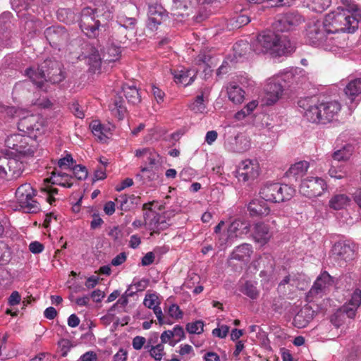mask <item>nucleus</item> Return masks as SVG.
I'll return each mask as SVG.
<instances>
[{
    "instance_id": "obj_1",
    "label": "nucleus",
    "mask_w": 361,
    "mask_h": 361,
    "mask_svg": "<svg viewBox=\"0 0 361 361\" xmlns=\"http://www.w3.org/2000/svg\"><path fill=\"white\" fill-rule=\"evenodd\" d=\"M342 6L327 14L323 20H312L306 27V42L315 47L335 54L347 47L345 35L353 33L361 23V8L353 0H341Z\"/></svg>"
},
{
    "instance_id": "obj_2",
    "label": "nucleus",
    "mask_w": 361,
    "mask_h": 361,
    "mask_svg": "<svg viewBox=\"0 0 361 361\" xmlns=\"http://www.w3.org/2000/svg\"><path fill=\"white\" fill-rule=\"evenodd\" d=\"M94 8L84 7L80 12L79 26L88 37H95L99 35L102 20L109 21L113 18L115 11L112 0H94Z\"/></svg>"
},
{
    "instance_id": "obj_3",
    "label": "nucleus",
    "mask_w": 361,
    "mask_h": 361,
    "mask_svg": "<svg viewBox=\"0 0 361 361\" xmlns=\"http://www.w3.org/2000/svg\"><path fill=\"white\" fill-rule=\"evenodd\" d=\"M298 104L304 118L313 123H331L337 120L341 109V105L338 101L321 102L316 97L300 99Z\"/></svg>"
},
{
    "instance_id": "obj_4",
    "label": "nucleus",
    "mask_w": 361,
    "mask_h": 361,
    "mask_svg": "<svg viewBox=\"0 0 361 361\" xmlns=\"http://www.w3.org/2000/svg\"><path fill=\"white\" fill-rule=\"evenodd\" d=\"M61 63L56 60L47 59L41 64L38 71L31 68H27L26 75L37 87L47 91L44 85L48 81L53 84L59 83L65 78Z\"/></svg>"
},
{
    "instance_id": "obj_5",
    "label": "nucleus",
    "mask_w": 361,
    "mask_h": 361,
    "mask_svg": "<svg viewBox=\"0 0 361 361\" xmlns=\"http://www.w3.org/2000/svg\"><path fill=\"white\" fill-rule=\"evenodd\" d=\"M276 32L269 30L259 34L250 45L251 49L257 54L269 51L279 54L292 51L293 47L290 42Z\"/></svg>"
},
{
    "instance_id": "obj_6",
    "label": "nucleus",
    "mask_w": 361,
    "mask_h": 361,
    "mask_svg": "<svg viewBox=\"0 0 361 361\" xmlns=\"http://www.w3.org/2000/svg\"><path fill=\"white\" fill-rule=\"evenodd\" d=\"M295 190L288 185L279 183H266L259 190L262 199L267 202H282L290 200Z\"/></svg>"
},
{
    "instance_id": "obj_7",
    "label": "nucleus",
    "mask_w": 361,
    "mask_h": 361,
    "mask_svg": "<svg viewBox=\"0 0 361 361\" xmlns=\"http://www.w3.org/2000/svg\"><path fill=\"white\" fill-rule=\"evenodd\" d=\"M35 196V190L30 183L22 184L16 192L18 203L27 213H36L39 210V204L34 199Z\"/></svg>"
},
{
    "instance_id": "obj_8",
    "label": "nucleus",
    "mask_w": 361,
    "mask_h": 361,
    "mask_svg": "<svg viewBox=\"0 0 361 361\" xmlns=\"http://www.w3.org/2000/svg\"><path fill=\"white\" fill-rule=\"evenodd\" d=\"M304 21L298 12H288L278 15L272 23L273 30L276 32H283L294 30Z\"/></svg>"
},
{
    "instance_id": "obj_9",
    "label": "nucleus",
    "mask_w": 361,
    "mask_h": 361,
    "mask_svg": "<svg viewBox=\"0 0 361 361\" xmlns=\"http://www.w3.org/2000/svg\"><path fill=\"white\" fill-rule=\"evenodd\" d=\"M327 189L326 181L319 177L307 176L301 180L300 192L309 198L321 196Z\"/></svg>"
},
{
    "instance_id": "obj_10",
    "label": "nucleus",
    "mask_w": 361,
    "mask_h": 361,
    "mask_svg": "<svg viewBox=\"0 0 361 361\" xmlns=\"http://www.w3.org/2000/svg\"><path fill=\"white\" fill-rule=\"evenodd\" d=\"M30 142H33V140L30 136L21 134L11 135L5 140V145L8 148L24 156L34 154L35 149Z\"/></svg>"
},
{
    "instance_id": "obj_11",
    "label": "nucleus",
    "mask_w": 361,
    "mask_h": 361,
    "mask_svg": "<svg viewBox=\"0 0 361 361\" xmlns=\"http://www.w3.org/2000/svg\"><path fill=\"white\" fill-rule=\"evenodd\" d=\"M234 173L239 181L253 180L259 176V164L255 160H244L239 164Z\"/></svg>"
},
{
    "instance_id": "obj_12",
    "label": "nucleus",
    "mask_w": 361,
    "mask_h": 361,
    "mask_svg": "<svg viewBox=\"0 0 361 361\" xmlns=\"http://www.w3.org/2000/svg\"><path fill=\"white\" fill-rule=\"evenodd\" d=\"M334 284V278L327 271L322 272L317 278L312 288L308 291L307 294V300H312L314 297H322Z\"/></svg>"
},
{
    "instance_id": "obj_13",
    "label": "nucleus",
    "mask_w": 361,
    "mask_h": 361,
    "mask_svg": "<svg viewBox=\"0 0 361 361\" xmlns=\"http://www.w3.org/2000/svg\"><path fill=\"white\" fill-rule=\"evenodd\" d=\"M18 128L20 131L35 137L43 133L42 121L37 115L30 114L20 118L18 123Z\"/></svg>"
},
{
    "instance_id": "obj_14",
    "label": "nucleus",
    "mask_w": 361,
    "mask_h": 361,
    "mask_svg": "<svg viewBox=\"0 0 361 361\" xmlns=\"http://www.w3.org/2000/svg\"><path fill=\"white\" fill-rule=\"evenodd\" d=\"M284 86L281 84L280 77L276 75L267 80L264 87L267 104L272 105L276 102L283 94Z\"/></svg>"
},
{
    "instance_id": "obj_15",
    "label": "nucleus",
    "mask_w": 361,
    "mask_h": 361,
    "mask_svg": "<svg viewBox=\"0 0 361 361\" xmlns=\"http://www.w3.org/2000/svg\"><path fill=\"white\" fill-rule=\"evenodd\" d=\"M147 4L149 7L147 26L152 31L156 30L166 17V11L160 4L157 3L154 4L152 2L149 1Z\"/></svg>"
},
{
    "instance_id": "obj_16",
    "label": "nucleus",
    "mask_w": 361,
    "mask_h": 361,
    "mask_svg": "<svg viewBox=\"0 0 361 361\" xmlns=\"http://www.w3.org/2000/svg\"><path fill=\"white\" fill-rule=\"evenodd\" d=\"M277 75L288 86L303 83L307 80L305 71L298 67L287 68Z\"/></svg>"
},
{
    "instance_id": "obj_17",
    "label": "nucleus",
    "mask_w": 361,
    "mask_h": 361,
    "mask_svg": "<svg viewBox=\"0 0 361 361\" xmlns=\"http://www.w3.org/2000/svg\"><path fill=\"white\" fill-rule=\"evenodd\" d=\"M44 37L52 47H56L68 39V34L63 27L51 26L44 30Z\"/></svg>"
},
{
    "instance_id": "obj_18",
    "label": "nucleus",
    "mask_w": 361,
    "mask_h": 361,
    "mask_svg": "<svg viewBox=\"0 0 361 361\" xmlns=\"http://www.w3.org/2000/svg\"><path fill=\"white\" fill-rule=\"evenodd\" d=\"M217 59L214 56L212 50L203 49L195 58V63L203 67V71L207 75L212 72V68L217 63Z\"/></svg>"
},
{
    "instance_id": "obj_19",
    "label": "nucleus",
    "mask_w": 361,
    "mask_h": 361,
    "mask_svg": "<svg viewBox=\"0 0 361 361\" xmlns=\"http://www.w3.org/2000/svg\"><path fill=\"white\" fill-rule=\"evenodd\" d=\"M332 255L335 259L348 262L352 260L355 256L354 246L345 242H338L332 248Z\"/></svg>"
},
{
    "instance_id": "obj_20",
    "label": "nucleus",
    "mask_w": 361,
    "mask_h": 361,
    "mask_svg": "<svg viewBox=\"0 0 361 361\" xmlns=\"http://www.w3.org/2000/svg\"><path fill=\"white\" fill-rule=\"evenodd\" d=\"M250 225L248 221L240 219H235L227 229L226 240L242 238L250 231Z\"/></svg>"
},
{
    "instance_id": "obj_21",
    "label": "nucleus",
    "mask_w": 361,
    "mask_h": 361,
    "mask_svg": "<svg viewBox=\"0 0 361 361\" xmlns=\"http://www.w3.org/2000/svg\"><path fill=\"white\" fill-rule=\"evenodd\" d=\"M267 202L263 199L252 200L247 205L250 216L252 217H263L269 214L271 209Z\"/></svg>"
},
{
    "instance_id": "obj_22",
    "label": "nucleus",
    "mask_w": 361,
    "mask_h": 361,
    "mask_svg": "<svg viewBox=\"0 0 361 361\" xmlns=\"http://www.w3.org/2000/svg\"><path fill=\"white\" fill-rule=\"evenodd\" d=\"M90 128L93 135L101 141H104L108 138L111 131L114 129V126L112 124H102L100 121L97 120L92 121L90 123Z\"/></svg>"
},
{
    "instance_id": "obj_23",
    "label": "nucleus",
    "mask_w": 361,
    "mask_h": 361,
    "mask_svg": "<svg viewBox=\"0 0 361 361\" xmlns=\"http://www.w3.org/2000/svg\"><path fill=\"white\" fill-rule=\"evenodd\" d=\"M309 163L306 161H300L293 164L286 172V176L295 181L300 180L307 171Z\"/></svg>"
},
{
    "instance_id": "obj_24",
    "label": "nucleus",
    "mask_w": 361,
    "mask_h": 361,
    "mask_svg": "<svg viewBox=\"0 0 361 361\" xmlns=\"http://www.w3.org/2000/svg\"><path fill=\"white\" fill-rule=\"evenodd\" d=\"M252 253V245L247 243H243L235 247L231 254V259L242 262H248Z\"/></svg>"
},
{
    "instance_id": "obj_25",
    "label": "nucleus",
    "mask_w": 361,
    "mask_h": 361,
    "mask_svg": "<svg viewBox=\"0 0 361 361\" xmlns=\"http://www.w3.org/2000/svg\"><path fill=\"white\" fill-rule=\"evenodd\" d=\"M158 297L155 294H147L145 297L143 304L145 307L152 309L160 324L165 322L163 319V313L161 307L159 306V302L157 301Z\"/></svg>"
},
{
    "instance_id": "obj_26",
    "label": "nucleus",
    "mask_w": 361,
    "mask_h": 361,
    "mask_svg": "<svg viewBox=\"0 0 361 361\" xmlns=\"http://www.w3.org/2000/svg\"><path fill=\"white\" fill-rule=\"evenodd\" d=\"M361 305V290L355 289L352 293L350 298L343 306L346 307L348 312V319H353L356 312Z\"/></svg>"
},
{
    "instance_id": "obj_27",
    "label": "nucleus",
    "mask_w": 361,
    "mask_h": 361,
    "mask_svg": "<svg viewBox=\"0 0 361 361\" xmlns=\"http://www.w3.org/2000/svg\"><path fill=\"white\" fill-rule=\"evenodd\" d=\"M343 91L350 102L355 101L361 94V78L349 80Z\"/></svg>"
},
{
    "instance_id": "obj_28",
    "label": "nucleus",
    "mask_w": 361,
    "mask_h": 361,
    "mask_svg": "<svg viewBox=\"0 0 361 361\" xmlns=\"http://www.w3.org/2000/svg\"><path fill=\"white\" fill-rule=\"evenodd\" d=\"M250 147V143L247 137L238 135L229 143V150L236 152L243 153L247 151Z\"/></svg>"
},
{
    "instance_id": "obj_29",
    "label": "nucleus",
    "mask_w": 361,
    "mask_h": 361,
    "mask_svg": "<svg viewBox=\"0 0 361 361\" xmlns=\"http://www.w3.org/2000/svg\"><path fill=\"white\" fill-rule=\"evenodd\" d=\"M196 72L194 70L183 68L176 71L173 73L175 82L182 84L183 86L190 85L195 80Z\"/></svg>"
},
{
    "instance_id": "obj_30",
    "label": "nucleus",
    "mask_w": 361,
    "mask_h": 361,
    "mask_svg": "<svg viewBox=\"0 0 361 361\" xmlns=\"http://www.w3.org/2000/svg\"><path fill=\"white\" fill-rule=\"evenodd\" d=\"M253 236L257 242L265 244L271 238V233L267 225L264 223H257L255 226Z\"/></svg>"
},
{
    "instance_id": "obj_31",
    "label": "nucleus",
    "mask_w": 361,
    "mask_h": 361,
    "mask_svg": "<svg viewBox=\"0 0 361 361\" xmlns=\"http://www.w3.org/2000/svg\"><path fill=\"white\" fill-rule=\"evenodd\" d=\"M145 224L147 225L149 230L155 233H159L161 231L166 229L170 226V224L166 221L165 217L159 214H155L151 220Z\"/></svg>"
},
{
    "instance_id": "obj_32",
    "label": "nucleus",
    "mask_w": 361,
    "mask_h": 361,
    "mask_svg": "<svg viewBox=\"0 0 361 361\" xmlns=\"http://www.w3.org/2000/svg\"><path fill=\"white\" fill-rule=\"evenodd\" d=\"M313 312L305 307L299 311L293 318V324L295 327L298 329L305 327L312 319Z\"/></svg>"
},
{
    "instance_id": "obj_33",
    "label": "nucleus",
    "mask_w": 361,
    "mask_h": 361,
    "mask_svg": "<svg viewBox=\"0 0 361 361\" xmlns=\"http://www.w3.org/2000/svg\"><path fill=\"white\" fill-rule=\"evenodd\" d=\"M227 94L234 104H240L245 98V91L235 82H231L228 85Z\"/></svg>"
},
{
    "instance_id": "obj_34",
    "label": "nucleus",
    "mask_w": 361,
    "mask_h": 361,
    "mask_svg": "<svg viewBox=\"0 0 361 361\" xmlns=\"http://www.w3.org/2000/svg\"><path fill=\"white\" fill-rule=\"evenodd\" d=\"M27 14L30 17H25L23 20L25 21V30L27 31L28 35L32 37L42 28V23L40 20L35 18V17L31 16L30 13Z\"/></svg>"
},
{
    "instance_id": "obj_35",
    "label": "nucleus",
    "mask_w": 361,
    "mask_h": 361,
    "mask_svg": "<svg viewBox=\"0 0 361 361\" xmlns=\"http://www.w3.org/2000/svg\"><path fill=\"white\" fill-rule=\"evenodd\" d=\"M109 107L112 114L119 120L124 118L127 109L125 106V102L121 97H116Z\"/></svg>"
},
{
    "instance_id": "obj_36",
    "label": "nucleus",
    "mask_w": 361,
    "mask_h": 361,
    "mask_svg": "<svg viewBox=\"0 0 361 361\" xmlns=\"http://www.w3.org/2000/svg\"><path fill=\"white\" fill-rule=\"evenodd\" d=\"M6 162H8V170L10 179H15L18 178L23 171V164L16 159L6 157Z\"/></svg>"
},
{
    "instance_id": "obj_37",
    "label": "nucleus",
    "mask_w": 361,
    "mask_h": 361,
    "mask_svg": "<svg viewBox=\"0 0 361 361\" xmlns=\"http://www.w3.org/2000/svg\"><path fill=\"white\" fill-rule=\"evenodd\" d=\"M354 147L351 144H346L341 149L334 151L332 154V158L334 161H348L354 152Z\"/></svg>"
},
{
    "instance_id": "obj_38",
    "label": "nucleus",
    "mask_w": 361,
    "mask_h": 361,
    "mask_svg": "<svg viewBox=\"0 0 361 361\" xmlns=\"http://www.w3.org/2000/svg\"><path fill=\"white\" fill-rule=\"evenodd\" d=\"M90 50L91 53L87 56V63L90 66V71L94 73L101 68L102 59L94 47H91Z\"/></svg>"
},
{
    "instance_id": "obj_39",
    "label": "nucleus",
    "mask_w": 361,
    "mask_h": 361,
    "mask_svg": "<svg viewBox=\"0 0 361 361\" xmlns=\"http://www.w3.org/2000/svg\"><path fill=\"white\" fill-rule=\"evenodd\" d=\"M137 197L134 195H121L116 199L118 208L123 212L129 211L135 204H137Z\"/></svg>"
},
{
    "instance_id": "obj_40",
    "label": "nucleus",
    "mask_w": 361,
    "mask_h": 361,
    "mask_svg": "<svg viewBox=\"0 0 361 361\" xmlns=\"http://www.w3.org/2000/svg\"><path fill=\"white\" fill-rule=\"evenodd\" d=\"M137 20L133 17H127L125 15H119L117 18L116 31L123 32V30L134 29Z\"/></svg>"
},
{
    "instance_id": "obj_41",
    "label": "nucleus",
    "mask_w": 361,
    "mask_h": 361,
    "mask_svg": "<svg viewBox=\"0 0 361 361\" xmlns=\"http://www.w3.org/2000/svg\"><path fill=\"white\" fill-rule=\"evenodd\" d=\"M350 201V198L346 195L338 194L330 199L329 206L334 210H340L348 205Z\"/></svg>"
},
{
    "instance_id": "obj_42",
    "label": "nucleus",
    "mask_w": 361,
    "mask_h": 361,
    "mask_svg": "<svg viewBox=\"0 0 361 361\" xmlns=\"http://www.w3.org/2000/svg\"><path fill=\"white\" fill-rule=\"evenodd\" d=\"M190 4V0H172L171 10L173 15L182 17L188 15L184 12L186 11Z\"/></svg>"
},
{
    "instance_id": "obj_43",
    "label": "nucleus",
    "mask_w": 361,
    "mask_h": 361,
    "mask_svg": "<svg viewBox=\"0 0 361 361\" xmlns=\"http://www.w3.org/2000/svg\"><path fill=\"white\" fill-rule=\"evenodd\" d=\"M347 307L342 306L331 317V322L336 328H339L344 323L346 319L348 318V312Z\"/></svg>"
},
{
    "instance_id": "obj_44",
    "label": "nucleus",
    "mask_w": 361,
    "mask_h": 361,
    "mask_svg": "<svg viewBox=\"0 0 361 361\" xmlns=\"http://www.w3.org/2000/svg\"><path fill=\"white\" fill-rule=\"evenodd\" d=\"M304 3L310 9L322 13L329 7L331 0H305Z\"/></svg>"
},
{
    "instance_id": "obj_45",
    "label": "nucleus",
    "mask_w": 361,
    "mask_h": 361,
    "mask_svg": "<svg viewBox=\"0 0 361 361\" xmlns=\"http://www.w3.org/2000/svg\"><path fill=\"white\" fill-rule=\"evenodd\" d=\"M123 91L128 103L135 105L140 102L141 97L135 86H124Z\"/></svg>"
},
{
    "instance_id": "obj_46",
    "label": "nucleus",
    "mask_w": 361,
    "mask_h": 361,
    "mask_svg": "<svg viewBox=\"0 0 361 361\" xmlns=\"http://www.w3.org/2000/svg\"><path fill=\"white\" fill-rule=\"evenodd\" d=\"M157 177V173L149 167L142 168L141 173H138L136 176V178L141 180L142 183L155 180Z\"/></svg>"
},
{
    "instance_id": "obj_47",
    "label": "nucleus",
    "mask_w": 361,
    "mask_h": 361,
    "mask_svg": "<svg viewBox=\"0 0 361 361\" xmlns=\"http://www.w3.org/2000/svg\"><path fill=\"white\" fill-rule=\"evenodd\" d=\"M189 108L195 114H202L206 109L203 94L197 95L195 100L190 104Z\"/></svg>"
},
{
    "instance_id": "obj_48",
    "label": "nucleus",
    "mask_w": 361,
    "mask_h": 361,
    "mask_svg": "<svg viewBox=\"0 0 361 361\" xmlns=\"http://www.w3.org/2000/svg\"><path fill=\"white\" fill-rule=\"evenodd\" d=\"M145 348L149 351L150 355L156 361H161L164 355V345L162 343L157 344L155 346L150 345L149 343L145 346Z\"/></svg>"
},
{
    "instance_id": "obj_49",
    "label": "nucleus",
    "mask_w": 361,
    "mask_h": 361,
    "mask_svg": "<svg viewBox=\"0 0 361 361\" xmlns=\"http://www.w3.org/2000/svg\"><path fill=\"white\" fill-rule=\"evenodd\" d=\"M241 292L251 299H256L259 292L256 286L250 281H246L241 288Z\"/></svg>"
},
{
    "instance_id": "obj_50",
    "label": "nucleus",
    "mask_w": 361,
    "mask_h": 361,
    "mask_svg": "<svg viewBox=\"0 0 361 361\" xmlns=\"http://www.w3.org/2000/svg\"><path fill=\"white\" fill-rule=\"evenodd\" d=\"M329 175L336 179H342L346 177L347 172L341 166H334L333 163L329 170Z\"/></svg>"
},
{
    "instance_id": "obj_51",
    "label": "nucleus",
    "mask_w": 361,
    "mask_h": 361,
    "mask_svg": "<svg viewBox=\"0 0 361 361\" xmlns=\"http://www.w3.org/2000/svg\"><path fill=\"white\" fill-rule=\"evenodd\" d=\"M186 330L190 334H200L204 331V323L201 320H197L186 325Z\"/></svg>"
},
{
    "instance_id": "obj_52",
    "label": "nucleus",
    "mask_w": 361,
    "mask_h": 361,
    "mask_svg": "<svg viewBox=\"0 0 361 361\" xmlns=\"http://www.w3.org/2000/svg\"><path fill=\"white\" fill-rule=\"evenodd\" d=\"M57 18L60 21H63L66 23H71L74 20L73 13L69 9H59L57 11Z\"/></svg>"
},
{
    "instance_id": "obj_53",
    "label": "nucleus",
    "mask_w": 361,
    "mask_h": 361,
    "mask_svg": "<svg viewBox=\"0 0 361 361\" xmlns=\"http://www.w3.org/2000/svg\"><path fill=\"white\" fill-rule=\"evenodd\" d=\"M41 191L47 195V201L50 204H52V202L55 201V199L53 197V195L57 194L58 189L51 187L47 183H44V186L41 188Z\"/></svg>"
},
{
    "instance_id": "obj_54",
    "label": "nucleus",
    "mask_w": 361,
    "mask_h": 361,
    "mask_svg": "<svg viewBox=\"0 0 361 361\" xmlns=\"http://www.w3.org/2000/svg\"><path fill=\"white\" fill-rule=\"evenodd\" d=\"M8 162L6 157H0V179H10L8 169Z\"/></svg>"
},
{
    "instance_id": "obj_55",
    "label": "nucleus",
    "mask_w": 361,
    "mask_h": 361,
    "mask_svg": "<svg viewBox=\"0 0 361 361\" xmlns=\"http://www.w3.org/2000/svg\"><path fill=\"white\" fill-rule=\"evenodd\" d=\"M73 169L74 174L78 179L85 180L87 177V171L85 166L75 165Z\"/></svg>"
},
{
    "instance_id": "obj_56",
    "label": "nucleus",
    "mask_w": 361,
    "mask_h": 361,
    "mask_svg": "<svg viewBox=\"0 0 361 361\" xmlns=\"http://www.w3.org/2000/svg\"><path fill=\"white\" fill-rule=\"evenodd\" d=\"M229 331V327L227 325H221L218 328L213 329L212 334L214 336L224 338L226 337Z\"/></svg>"
},
{
    "instance_id": "obj_57",
    "label": "nucleus",
    "mask_w": 361,
    "mask_h": 361,
    "mask_svg": "<svg viewBox=\"0 0 361 361\" xmlns=\"http://www.w3.org/2000/svg\"><path fill=\"white\" fill-rule=\"evenodd\" d=\"M160 338L162 344L169 343L171 345L173 346L176 343L171 330L164 331L161 334Z\"/></svg>"
},
{
    "instance_id": "obj_58",
    "label": "nucleus",
    "mask_w": 361,
    "mask_h": 361,
    "mask_svg": "<svg viewBox=\"0 0 361 361\" xmlns=\"http://www.w3.org/2000/svg\"><path fill=\"white\" fill-rule=\"evenodd\" d=\"M74 161L71 154H67L66 157L58 161V166L61 169L70 168L72 166Z\"/></svg>"
},
{
    "instance_id": "obj_59",
    "label": "nucleus",
    "mask_w": 361,
    "mask_h": 361,
    "mask_svg": "<svg viewBox=\"0 0 361 361\" xmlns=\"http://www.w3.org/2000/svg\"><path fill=\"white\" fill-rule=\"evenodd\" d=\"M109 57L106 58V61H116L119 59L121 54V50L119 47H111L108 49Z\"/></svg>"
},
{
    "instance_id": "obj_60",
    "label": "nucleus",
    "mask_w": 361,
    "mask_h": 361,
    "mask_svg": "<svg viewBox=\"0 0 361 361\" xmlns=\"http://www.w3.org/2000/svg\"><path fill=\"white\" fill-rule=\"evenodd\" d=\"M149 284V280L147 279H142L137 280L134 279L132 285L135 288L138 292L145 290Z\"/></svg>"
},
{
    "instance_id": "obj_61",
    "label": "nucleus",
    "mask_w": 361,
    "mask_h": 361,
    "mask_svg": "<svg viewBox=\"0 0 361 361\" xmlns=\"http://www.w3.org/2000/svg\"><path fill=\"white\" fill-rule=\"evenodd\" d=\"M171 332L173 334V336L176 340V343L185 338V332L183 328L179 325H176Z\"/></svg>"
},
{
    "instance_id": "obj_62",
    "label": "nucleus",
    "mask_w": 361,
    "mask_h": 361,
    "mask_svg": "<svg viewBox=\"0 0 361 361\" xmlns=\"http://www.w3.org/2000/svg\"><path fill=\"white\" fill-rule=\"evenodd\" d=\"M70 109L77 118H82L85 116L83 110L77 102H73L70 106Z\"/></svg>"
},
{
    "instance_id": "obj_63",
    "label": "nucleus",
    "mask_w": 361,
    "mask_h": 361,
    "mask_svg": "<svg viewBox=\"0 0 361 361\" xmlns=\"http://www.w3.org/2000/svg\"><path fill=\"white\" fill-rule=\"evenodd\" d=\"M44 245L38 241H33L29 245V250L33 254L41 253L44 250Z\"/></svg>"
},
{
    "instance_id": "obj_64",
    "label": "nucleus",
    "mask_w": 361,
    "mask_h": 361,
    "mask_svg": "<svg viewBox=\"0 0 361 361\" xmlns=\"http://www.w3.org/2000/svg\"><path fill=\"white\" fill-rule=\"evenodd\" d=\"M169 313L171 317L176 319H180L183 317V312L179 306L175 304H173L169 307Z\"/></svg>"
}]
</instances>
